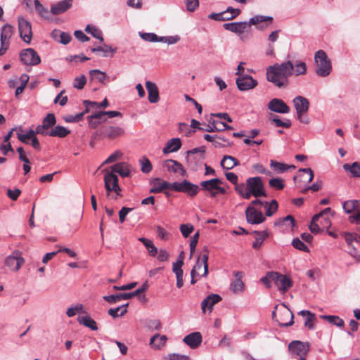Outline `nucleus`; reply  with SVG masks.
Instances as JSON below:
<instances>
[{
  "label": "nucleus",
  "mask_w": 360,
  "mask_h": 360,
  "mask_svg": "<svg viewBox=\"0 0 360 360\" xmlns=\"http://www.w3.org/2000/svg\"><path fill=\"white\" fill-rule=\"evenodd\" d=\"M294 67L291 61L275 64L266 69L267 80L278 88H285L288 77L292 74Z\"/></svg>",
  "instance_id": "obj_1"
},
{
  "label": "nucleus",
  "mask_w": 360,
  "mask_h": 360,
  "mask_svg": "<svg viewBox=\"0 0 360 360\" xmlns=\"http://www.w3.org/2000/svg\"><path fill=\"white\" fill-rule=\"evenodd\" d=\"M273 18L271 17L259 16L257 15L251 18L249 22H228L224 23L223 27L225 30L236 33L238 35L243 34L250 30L252 25H256L260 22L269 21L271 22Z\"/></svg>",
  "instance_id": "obj_2"
},
{
  "label": "nucleus",
  "mask_w": 360,
  "mask_h": 360,
  "mask_svg": "<svg viewBox=\"0 0 360 360\" xmlns=\"http://www.w3.org/2000/svg\"><path fill=\"white\" fill-rule=\"evenodd\" d=\"M314 60L316 64V75L323 77L329 75L332 70V65L326 52L323 50L316 51L315 53Z\"/></svg>",
  "instance_id": "obj_3"
},
{
  "label": "nucleus",
  "mask_w": 360,
  "mask_h": 360,
  "mask_svg": "<svg viewBox=\"0 0 360 360\" xmlns=\"http://www.w3.org/2000/svg\"><path fill=\"white\" fill-rule=\"evenodd\" d=\"M148 288L149 285L148 281H146L142 284V285L140 288H137L136 290L133 292H127L124 293H117L115 295H105L103 297V299L110 304H115L121 300H129L135 296H138L141 293L144 292L146 290H148Z\"/></svg>",
  "instance_id": "obj_4"
},
{
  "label": "nucleus",
  "mask_w": 360,
  "mask_h": 360,
  "mask_svg": "<svg viewBox=\"0 0 360 360\" xmlns=\"http://www.w3.org/2000/svg\"><path fill=\"white\" fill-rule=\"evenodd\" d=\"M246 189L248 191L250 194V198L252 195L255 198L266 196V193L264 190V185L260 176L249 177L247 179Z\"/></svg>",
  "instance_id": "obj_5"
},
{
  "label": "nucleus",
  "mask_w": 360,
  "mask_h": 360,
  "mask_svg": "<svg viewBox=\"0 0 360 360\" xmlns=\"http://www.w3.org/2000/svg\"><path fill=\"white\" fill-rule=\"evenodd\" d=\"M173 191L186 194L190 198H194L200 191V184L197 185L187 179L181 182H174Z\"/></svg>",
  "instance_id": "obj_6"
},
{
  "label": "nucleus",
  "mask_w": 360,
  "mask_h": 360,
  "mask_svg": "<svg viewBox=\"0 0 360 360\" xmlns=\"http://www.w3.org/2000/svg\"><path fill=\"white\" fill-rule=\"evenodd\" d=\"M288 349L293 354L298 356L299 360H301L302 357L306 359V355L310 349V344L308 342L292 341L288 345Z\"/></svg>",
  "instance_id": "obj_7"
},
{
  "label": "nucleus",
  "mask_w": 360,
  "mask_h": 360,
  "mask_svg": "<svg viewBox=\"0 0 360 360\" xmlns=\"http://www.w3.org/2000/svg\"><path fill=\"white\" fill-rule=\"evenodd\" d=\"M21 62L26 65H37L41 63V58L32 48L23 49L20 53Z\"/></svg>",
  "instance_id": "obj_8"
},
{
  "label": "nucleus",
  "mask_w": 360,
  "mask_h": 360,
  "mask_svg": "<svg viewBox=\"0 0 360 360\" xmlns=\"http://www.w3.org/2000/svg\"><path fill=\"white\" fill-rule=\"evenodd\" d=\"M105 188L108 193L110 194L111 191H114L117 195L121 196V188L118 184V177L116 174L112 173H107L104 176Z\"/></svg>",
  "instance_id": "obj_9"
},
{
  "label": "nucleus",
  "mask_w": 360,
  "mask_h": 360,
  "mask_svg": "<svg viewBox=\"0 0 360 360\" xmlns=\"http://www.w3.org/2000/svg\"><path fill=\"white\" fill-rule=\"evenodd\" d=\"M223 181L219 178H214L210 180L202 181L200 183V190L207 193L208 195L214 198L218 195V192L216 191V187L217 184H222Z\"/></svg>",
  "instance_id": "obj_10"
},
{
  "label": "nucleus",
  "mask_w": 360,
  "mask_h": 360,
  "mask_svg": "<svg viewBox=\"0 0 360 360\" xmlns=\"http://www.w3.org/2000/svg\"><path fill=\"white\" fill-rule=\"evenodd\" d=\"M18 30L20 36L22 39L25 43L30 44L32 37V27L30 22L22 17L19 18Z\"/></svg>",
  "instance_id": "obj_11"
},
{
  "label": "nucleus",
  "mask_w": 360,
  "mask_h": 360,
  "mask_svg": "<svg viewBox=\"0 0 360 360\" xmlns=\"http://www.w3.org/2000/svg\"><path fill=\"white\" fill-rule=\"evenodd\" d=\"M272 276H274L272 281L278 287V290L283 292H285L292 285V280L285 275L274 271Z\"/></svg>",
  "instance_id": "obj_12"
},
{
  "label": "nucleus",
  "mask_w": 360,
  "mask_h": 360,
  "mask_svg": "<svg viewBox=\"0 0 360 360\" xmlns=\"http://www.w3.org/2000/svg\"><path fill=\"white\" fill-rule=\"evenodd\" d=\"M247 221L250 224H259L264 222L266 217L261 211L257 210L254 207L248 206L245 210Z\"/></svg>",
  "instance_id": "obj_13"
},
{
  "label": "nucleus",
  "mask_w": 360,
  "mask_h": 360,
  "mask_svg": "<svg viewBox=\"0 0 360 360\" xmlns=\"http://www.w3.org/2000/svg\"><path fill=\"white\" fill-rule=\"evenodd\" d=\"M100 132L103 137H106L109 139H115L122 136L124 134V130L120 127L107 126L102 127L100 129Z\"/></svg>",
  "instance_id": "obj_14"
},
{
  "label": "nucleus",
  "mask_w": 360,
  "mask_h": 360,
  "mask_svg": "<svg viewBox=\"0 0 360 360\" xmlns=\"http://www.w3.org/2000/svg\"><path fill=\"white\" fill-rule=\"evenodd\" d=\"M268 108L273 112L287 114L290 112L289 106L280 98H273L268 103Z\"/></svg>",
  "instance_id": "obj_15"
},
{
  "label": "nucleus",
  "mask_w": 360,
  "mask_h": 360,
  "mask_svg": "<svg viewBox=\"0 0 360 360\" xmlns=\"http://www.w3.org/2000/svg\"><path fill=\"white\" fill-rule=\"evenodd\" d=\"M236 84L239 90H250L255 88L257 82L249 75H241L236 79Z\"/></svg>",
  "instance_id": "obj_16"
},
{
  "label": "nucleus",
  "mask_w": 360,
  "mask_h": 360,
  "mask_svg": "<svg viewBox=\"0 0 360 360\" xmlns=\"http://www.w3.org/2000/svg\"><path fill=\"white\" fill-rule=\"evenodd\" d=\"M72 1L73 0H63L56 4H52L50 12L54 15H60L72 7Z\"/></svg>",
  "instance_id": "obj_17"
},
{
  "label": "nucleus",
  "mask_w": 360,
  "mask_h": 360,
  "mask_svg": "<svg viewBox=\"0 0 360 360\" xmlns=\"http://www.w3.org/2000/svg\"><path fill=\"white\" fill-rule=\"evenodd\" d=\"M24 259L18 255V253L8 256L5 259V265L11 270L17 271L24 264Z\"/></svg>",
  "instance_id": "obj_18"
},
{
  "label": "nucleus",
  "mask_w": 360,
  "mask_h": 360,
  "mask_svg": "<svg viewBox=\"0 0 360 360\" xmlns=\"http://www.w3.org/2000/svg\"><path fill=\"white\" fill-rule=\"evenodd\" d=\"M29 79V76L26 74H22L19 77H14L8 81V87L11 89H15V90H24Z\"/></svg>",
  "instance_id": "obj_19"
},
{
  "label": "nucleus",
  "mask_w": 360,
  "mask_h": 360,
  "mask_svg": "<svg viewBox=\"0 0 360 360\" xmlns=\"http://www.w3.org/2000/svg\"><path fill=\"white\" fill-rule=\"evenodd\" d=\"M183 341L191 349H195L200 345L202 341V335L200 332H193L186 335Z\"/></svg>",
  "instance_id": "obj_20"
},
{
  "label": "nucleus",
  "mask_w": 360,
  "mask_h": 360,
  "mask_svg": "<svg viewBox=\"0 0 360 360\" xmlns=\"http://www.w3.org/2000/svg\"><path fill=\"white\" fill-rule=\"evenodd\" d=\"M293 104L296 110L297 114L306 113L309 108V102L307 98L297 96L293 99Z\"/></svg>",
  "instance_id": "obj_21"
},
{
  "label": "nucleus",
  "mask_w": 360,
  "mask_h": 360,
  "mask_svg": "<svg viewBox=\"0 0 360 360\" xmlns=\"http://www.w3.org/2000/svg\"><path fill=\"white\" fill-rule=\"evenodd\" d=\"M164 166L167 169L168 171L172 172L173 173L179 172L182 176L187 175L186 169L183 167L182 165L176 160H167L165 162Z\"/></svg>",
  "instance_id": "obj_22"
},
{
  "label": "nucleus",
  "mask_w": 360,
  "mask_h": 360,
  "mask_svg": "<svg viewBox=\"0 0 360 360\" xmlns=\"http://www.w3.org/2000/svg\"><path fill=\"white\" fill-rule=\"evenodd\" d=\"M221 297L217 294H211L204 299L201 303V308L203 313H205L206 308L212 311L213 306L220 302Z\"/></svg>",
  "instance_id": "obj_23"
},
{
  "label": "nucleus",
  "mask_w": 360,
  "mask_h": 360,
  "mask_svg": "<svg viewBox=\"0 0 360 360\" xmlns=\"http://www.w3.org/2000/svg\"><path fill=\"white\" fill-rule=\"evenodd\" d=\"M174 182L169 183L162 181L160 178H156L154 181V186L150 188V193H157L162 192L164 189L173 190Z\"/></svg>",
  "instance_id": "obj_24"
},
{
  "label": "nucleus",
  "mask_w": 360,
  "mask_h": 360,
  "mask_svg": "<svg viewBox=\"0 0 360 360\" xmlns=\"http://www.w3.org/2000/svg\"><path fill=\"white\" fill-rule=\"evenodd\" d=\"M167 337L165 335L156 333L150 338V346L155 349H160L164 347L167 342Z\"/></svg>",
  "instance_id": "obj_25"
},
{
  "label": "nucleus",
  "mask_w": 360,
  "mask_h": 360,
  "mask_svg": "<svg viewBox=\"0 0 360 360\" xmlns=\"http://www.w3.org/2000/svg\"><path fill=\"white\" fill-rule=\"evenodd\" d=\"M110 173H118L122 177H127L130 175L129 166L124 162H119L110 167Z\"/></svg>",
  "instance_id": "obj_26"
},
{
  "label": "nucleus",
  "mask_w": 360,
  "mask_h": 360,
  "mask_svg": "<svg viewBox=\"0 0 360 360\" xmlns=\"http://www.w3.org/2000/svg\"><path fill=\"white\" fill-rule=\"evenodd\" d=\"M344 236L347 245L352 248L350 251H353L354 246L356 247L357 250L360 249V235L356 233L345 232Z\"/></svg>",
  "instance_id": "obj_27"
},
{
  "label": "nucleus",
  "mask_w": 360,
  "mask_h": 360,
  "mask_svg": "<svg viewBox=\"0 0 360 360\" xmlns=\"http://www.w3.org/2000/svg\"><path fill=\"white\" fill-rule=\"evenodd\" d=\"M181 141L179 138H173L169 139L165 148H163V153L165 154L176 152L181 148Z\"/></svg>",
  "instance_id": "obj_28"
},
{
  "label": "nucleus",
  "mask_w": 360,
  "mask_h": 360,
  "mask_svg": "<svg viewBox=\"0 0 360 360\" xmlns=\"http://www.w3.org/2000/svg\"><path fill=\"white\" fill-rule=\"evenodd\" d=\"M220 165L224 169L230 170L234 167L240 165L238 160L233 156L224 155L221 160Z\"/></svg>",
  "instance_id": "obj_29"
},
{
  "label": "nucleus",
  "mask_w": 360,
  "mask_h": 360,
  "mask_svg": "<svg viewBox=\"0 0 360 360\" xmlns=\"http://www.w3.org/2000/svg\"><path fill=\"white\" fill-rule=\"evenodd\" d=\"M202 160L203 159H201V157H200L198 159L196 157L192 155H187L186 157L188 166L190 169L193 172H197L201 168L202 165H203L202 162Z\"/></svg>",
  "instance_id": "obj_30"
},
{
  "label": "nucleus",
  "mask_w": 360,
  "mask_h": 360,
  "mask_svg": "<svg viewBox=\"0 0 360 360\" xmlns=\"http://www.w3.org/2000/svg\"><path fill=\"white\" fill-rule=\"evenodd\" d=\"M129 304V303H126L116 308H110L108 309V314L113 319L117 318L119 316H123L127 312V307Z\"/></svg>",
  "instance_id": "obj_31"
},
{
  "label": "nucleus",
  "mask_w": 360,
  "mask_h": 360,
  "mask_svg": "<svg viewBox=\"0 0 360 360\" xmlns=\"http://www.w3.org/2000/svg\"><path fill=\"white\" fill-rule=\"evenodd\" d=\"M343 210L347 214H350L352 212H356V211L360 208V200H347L343 202L342 205Z\"/></svg>",
  "instance_id": "obj_32"
},
{
  "label": "nucleus",
  "mask_w": 360,
  "mask_h": 360,
  "mask_svg": "<svg viewBox=\"0 0 360 360\" xmlns=\"http://www.w3.org/2000/svg\"><path fill=\"white\" fill-rule=\"evenodd\" d=\"M70 133V131L65 127L57 125L49 132V136L53 137L64 138Z\"/></svg>",
  "instance_id": "obj_33"
},
{
  "label": "nucleus",
  "mask_w": 360,
  "mask_h": 360,
  "mask_svg": "<svg viewBox=\"0 0 360 360\" xmlns=\"http://www.w3.org/2000/svg\"><path fill=\"white\" fill-rule=\"evenodd\" d=\"M343 169L346 172H349L352 176L355 178L360 177V164L357 162L350 164H344Z\"/></svg>",
  "instance_id": "obj_34"
},
{
  "label": "nucleus",
  "mask_w": 360,
  "mask_h": 360,
  "mask_svg": "<svg viewBox=\"0 0 360 360\" xmlns=\"http://www.w3.org/2000/svg\"><path fill=\"white\" fill-rule=\"evenodd\" d=\"M77 321L79 324L84 325V326L89 328L92 330H98L96 322L88 316H79L77 318Z\"/></svg>",
  "instance_id": "obj_35"
},
{
  "label": "nucleus",
  "mask_w": 360,
  "mask_h": 360,
  "mask_svg": "<svg viewBox=\"0 0 360 360\" xmlns=\"http://www.w3.org/2000/svg\"><path fill=\"white\" fill-rule=\"evenodd\" d=\"M253 233L257 235V238L252 243V248L254 249H259L262 246L264 240L268 236V232L266 231H254Z\"/></svg>",
  "instance_id": "obj_36"
},
{
  "label": "nucleus",
  "mask_w": 360,
  "mask_h": 360,
  "mask_svg": "<svg viewBox=\"0 0 360 360\" xmlns=\"http://www.w3.org/2000/svg\"><path fill=\"white\" fill-rule=\"evenodd\" d=\"M144 326L148 330H160L162 328V323L159 319H146Z\"/></svg>",
  "instance_id": "obj_37"
},
{
  "label": "nucleus",
  "mask_w": 360,
  "mask_h": 360,
  "mask_svg": "<svg viewBox=\"0 0 360 360\" xmlns=\"http://www.w3.org/2000/svg\"><path fill=\"white\" fill-rule=\"evenodd\" d=\"M92 52L100 51L103 53V56L104 57L110 56L112 57L114 53L116 51V49H112L111 46L104 44L103 46H99L96 48L91 49Z\"/></svg>",
  "instance_id": "obj_38"
},
{
  "label": "nucleus",
  "mask_w": 360,
  "mask_h": 360,
  "mask_svg": "<svg viewBox=\"0 0 360 360\" xmlns=\"http://www.w3.org/2000/svg\"><path fill=\"white\" fill-rule=\"evenodd\" d=\"M321 319L328 321L330 324L342 328L344 326V321L338 316L333 315H321Z\"/></svg>",
  "instance_id": "obj_39"
},
{
  "label": "nucleus",
  "mask_w": 360,
  "mask_h": 360,
  "mask_svg": "<svg viewBox=\"0 0 360 360\" xmlns=\"http://www.w3.org/2000/svg\"><path fill=\"white\" fill-rule=\"evenodd\" d=\"M264 206L266 208V216L271 217L278 210V204L276 200H272L270 202L265 201Z\"/></svg>",
  "instance_id": "obj_40"
},
{
  "label": "nucleus",
  "mask_w": 360,
  "mask_h": 360,
  "mask_svg": "<svg viewBox=\"0 0 360 360\" xmlns=\"http://www.w3.org/2000/svg\"><path fill=\"white\" fill-rule=\"evenodd\" d=\"M282 305L286 309V310H285L283 312V316H290V320L289 322H282L281 321H278V320H276L279 326H283V327H288V326H291L293 323H294V321H293V318H294V316H293V314L292 312V311L287 307V305L285 304V303H283Z\"/></svg>",
  "instance_id": "obj_41"
},
{
  "label": "nucleus",
  "mask_w": 360,
  "mask_h": 360,
  "mask_svg": "<svg viewBox=\"0 0 360 360\" xmlns=\"http://www.w3.org/2000/svg\"><path fill=\"white\" fill-rule=\"evenodd\" d=\"M209 18L217 21H226L233 19V16H231L226 10L219 13H212L209 15Z\"/></svg>",
  "instance_id": "obj_42"
},
{
  "label": "nucleus",
  "mask_w": 360,
  "mask_h": 360,
  "mask_svg": "<svg viewBox=\"0 0 360 360\" xmlns=\"http://www.w3.org/2000/svg\"><path fill=\"white\" fill-rule=\"evenodd\" d=\"M90 77L92 80L98 81L101 83H105L108 79L105 73L98 70H91Z\"/></svg>",
  "instance_id": "obj_43"
},
{
  "label": "nucleus",
  "mask_w": 360,
  "mask_h": 360,
  "mask_svg": "<svg viewBox=\"0 0 360 360\" xmlns=\"http://www.w3.org/2000/svg\"><path fill=\"white\" fill-rule=\"evenodd\" d=\"M140 37L146 41L149 42H160V41H163L164 39H160L161 37H158L154 33H146V32H139Z\"/></svg>",
  "instance_id": "obj_44"
},
{
  "label": "nucleus",
  "mask_w": 360,
  "mask_h": 360,
  "mask_svg": "<svg viewBox=\"0 0 360 360\" xmlns=\"http://www.w3.org/2000/svg\"><path fill=\"white\" fill-rule=\"evenodd\" d=\"M235 191L244 199H250V194L248 193V191L246 189V184H234Z\"/></svg>",
  "instance_id": "obj_45"
},
{
  "label": "nucleus",
  "mask_w": 360,
  "mask_h": 360,
  "mask_svg": "<svg viewBox=\"0 0 360 360\" xmlns=\"http://www.w3.org/2000/svg\"><path fill=\"white\" fill-rule=\"evenodd\" d=\"M270 166L275 169L277 174L283 173L289 169V165L271 160Z\"/></svg>",
  "instance_id": "obj_46"
},
{
  "label": "nucleus",
  "mask_w": 360,
  "mask_h": 360,
  "mask_svg": "<svg viewBox=\"0 0 360 360\" xmlns=\"http://www.w3.org/2000/svg\"><path fill=\"white\" fill-rule=\"evenodd\" d=\"M244 283L242 280L235 279L231 283L230 289L233 293L242 292L244 290Z\"/></svg>",
  "instance_id": "obj_47"
},
{
  "label": "nucleus",
  "mask_w": 360,
  "mask_h": 360,
  "mask_svg": "<svg viewBox=\"0 0 360 360\" xmlns=\"http://www.w3.org/2000/svg\"><path fill=\"white\" fill-rule=\"evenodd\" d=\"M34 4L35 8H36L37 13H39V15H40L42 18H44L45 19L50 18L49 12L48 11V9L44 8L40 4L39 0H34Z\"/></svg>",
  "instance_id": "obj_48"
},
{
  "label": "nucleus",
  "mask_w": 360,
  "mask_h": 360,
  "mask_svg": "<svg viewBox=\"0 0 360 360\" xmlns=\"http://www.w3.org/2000/svg\"><path fill=\"white\" fill-rule=\"evenodd\" d=\"M271 121L277 127L289 128L291 126V122L290 120H285V121H283L277 115H274Z\"/></svg>",
  "instance_id": "obj_49"
},
{
  "label": "nucleus",
  "mask_w": 360,
  "mask_h": 360,
  "mask_svg": "<svg viewBox=\"0 0 360 360\" xmlns=\"http://www.w3.org/2000/svg\"><path fill=\"white\" fill-rule=\"evenodd\" d=\"M85 31L90 33L94 37L100 39L101 41H103L101 31L96 27L89 25L86 26Z\"/></svg>",
  "instance_id": "obj_50"
},
{
  "label": "nucleus",
  "mask_w": 360,
  "mask_h": 360,
  "mask_svg": "<svg viewBox=\"0 0 360 360\" xmlns=\"http://www.w3.org/2000/svg\"><path fill=\"white\" fill-rule=\"evenodd\" d=\"M294 69L292 73L294 72L295 75H304L307 71V65L304 62H297L295 65H293Z\"/></svg>",
  "instance_id": "obj_51"
},
{
  "label": "nucleus",
  "mask_w": 360,
  "mask_h": 360,
  "mask_svg": "<svg viewBox=\"0 0 360 360\" xmlns=\"http://www.w3.org/2000/svg\"><path fill=\"white\" fill-rule=\"evenodd\" d=\"M56 123V119L53 113H49L42 121V124L45 125V127L48 129L53 127Z\"/></svg>",
  "instance_id": "obj_52"
},
{
  "label": "nucleus",
  "mask_w": 360,
  "mask_h": 360,
  "mask_svg": "<svg viewBox=\"0 0 360 360\" xmlns=\"http://www.w3.org/2000/svg\"><path fill=\"white\" fill-rule=\"evenodd\" d=\"M292 245L299 250H302L305 252H309V248L299 238H295L292 240Z\"/></svg>",
  "instance_id": "obj_53"
},
{
  "label": "nucleus",
  "mask_w": 360,
  "mask_h": 360,
  "mask_svg": "<svg viewBox=\"0 0 360 360\" xmlns=\"http://www.w3.org/2000/svg\"><path fill=\"white\" fill-rule=\"evenodd\" d=\"M9 37L6 35L4 34L2 32L1 34V49H0V56L4 55L9 46Z\"/></svg>",
  "instance_id": "obj_54"
},
{
  "label": "nucleus",
  "mask_w": 360,
  "mask_h": 360,
  "mask_svg": "<svg viewBox=\"0 0 360 360\" xmlns=\"http://www.w3.org/2000/svg\"><path fill=\"white\" fill-rule=\"evenodd\" d=\"M77 312H84L83 311V305L82 304H77L75 306L69 307L67 309L66 314L68 317H72L76 315Z\"/></svg>",
  "instance_id": "obj_55"
},
{
  "label": "nucleus",
  "mask_w": 360,
  "mask_h": 360,
  "mask_svg": "<svg viewBox=\"0 0 360 360\" xmlns=\"http://www.w3.org/2000/svg\"><path fill=\"white\" fill-rule=\"evenodd\" d=\"M269 184L271 188L277 190H282L285 186L283 181L280 178H273L269 180Z\"/></svg>",
  "instance_id": "obj_56"
},
{
  "label": "nucleus",
  "mask_w": 360,
  "mask_h": 360,
  "mask_svg": "<svg viewBox=\"0 0 360 360\" xmlns=\"http://www.w3.org/2000/svg\"><path fill=\"white\" fill-rule=\"evenodd\" d=\"M252 168L254 172H255L257 174H265L266 176L272 175V173L270 171L265 169L262 164H259V163L254 164L252 166Z\"/></svg>",
  "instance_id": "obj_57"
},
{
  "label": "nucleus",
  "mask_w": 360,
  "mask_h": 360,
  "mask_svg": "<svg viewBox=\"0 0 360 360\" xmlns=\"http://www.w3.org/2000/svg\"><path fill=\"white\" fill-rule=\"evenodd\" d=\"M140 162L141 164V171L143 173L148 174L151 171L152 165L148 158L143 157V158L140 160Z\"/></svg>",
  "instance_id": "obj_58"
},
{
  "label": "nucleus",
  "mask_w": 360,
  "mask_h": 360,
  "mask_svg": "<svg viewBox=\"0 0 360 360\" xmlns=\"http://www.w3.org/2000/svg\"><path fill=\"white\" fill-rule=\"evenodd\" d=\"M180 230L183 236L187 238L193 231V226L190 224H181Z\"/></svg>",
  "instance_id": "obj_59"
},
{
  "label": "nucleus",
  "mask_w": 360,
  "mask_h": 360,
  "mask_svg": "<svg viewBox=\"0 0 360 360\" xmlns=\"http://www.w3.org/2000/svg\"><path fill=\"white\" fill-rule=\"evenodd\" d=\"M186 153H187V155H192V156H193V155H195L196 153H200L201 159H204L205 158V146H200V147H198V148H193L192 150H188L186 152Z\"/></svg>",
  "instance_id": "obj_60"
},
{
  "label": "nucleus",
  "mask_w": 360,
  "mask_h": 360,
  "mask_svg": "<svg viewBox=\"0 0 360 360\" xmlns=\"http://www.w3.org/2000/svg\"><path fill=\"white\" fill-rule=\"evenodd\" d=\"M86 82V77L84 75L80 77H76L73 82V87L77 89H82L84 88Z\"/></svg>",
  "instance_id": "obj_61"
},
{
  "label": "nucleus",
  "mask_w": 360,
  "mask_h": 360,
  "mask_svg": "<svg viewBox=\"0 0 360 360\" xmlns=\"http://www.w3.org/2000/svg\"><path fill=\"white\" fill-rule=\"evenodd\" d=\"M274 271H269L266 273L265 276H263L260 281L263 283L266 288H270L271 287V282L272 281V278H274Z\"/></svg>",
  "instance_id": "obj_62"
},
{
  "label": "nucleus",
  "mask_w": 360,
  "mask_h": 360,
  "mask_svg": "<svg viewBox=\"0 0 360 360\" xmlns=\"http://www.w3.org/2000/svg\"><path fill=\"white\" fill-rule=\"evenodd\" d=\"M186 9L190 12H193L199 6L198 0H184Z\"/></svg>",
  "instance_id": "obj_63"
},
{
  "label": "nucleus",
  "mask_w": 360,
  "mask_h": 360,
  "mask_svg": "<svg viewBox=\"0 0 360 360\" xmlns=\"http://www.w3.org/2000/svg\"><path fill=\"white\" fill-rule=\"evenodd\" d=\"M167 360H190V357L188 355L173 353L168 354Z\"/></svg>",
  "instance_id": "obj_64"
}]
</instances>
